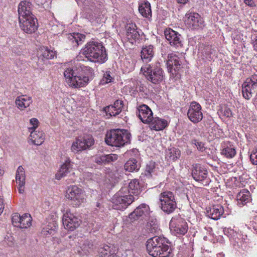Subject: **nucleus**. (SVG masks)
Here are the masks:
<instances>
[{
  "mask_svg": "<svg viewBox=\"0 0 257 257\" xmlns=\"http://www.w3.org/2000/svg\"><path fill=\"white\" fill-rule=\"evenodd\" d=\"M92 72V69L90 67L79 65L67 68L64 74L69 85L77 88L88 83Z\"/></svg>",
  "mask_w": 257,
  "mask_h": 257,
  "instance_id": "f257e3e1",
  "label": "nucleus"
},
{
  "mask_svg": "<svg viewBox=\"0 0 257 257\" xmlns=\"http://www.w3.org/2000/svg\"><path fill=\"white\" fill-rule=\"evenodd\" d=\"M140 186L138 180H131L125 183L112 198V202L115 205H121L125 208L134 200V195L137 196L139 193Z\"/></svg>",
  "mask_w": 257,
  "mask_h": 257,
  "instance_id": "f03ea898",
  "label": "nucleus"
},
{
  "mask_svg": "<svg viewBox=\"0 0 257 257\" xmlns=\"http://www.w3.org/2000/svg\"><path fill=\"white\" fill-rule=\"evenodd\" d=\"M82 54L88 60L103 63L107 60L105 48L101 43L91 41L87 43L82 50Z\"/></svg>",
  "mask_w": 257,
  "mask_h": 257,
  "instance_id": "7ed1b4c3",
  "label": "nucleus"
},
{
  "mask_svg": "<svg viewBox=\"0 0 257 257\" xmlns=\"http://www.w3.org/2000/svg\"><path fill=\"white\" fill-rule=\"evenodd\" d=\"M146 248L149 254L153 257H168L171 248L166 244L165 238L154 236L148 240Z\"/></svg>",
  "mask_w": 257,
  "mask_h": 257,
  "instance_id": "20e7f679",
  "label": "nucleus"
},
{
  "mask_svg": "<svg viewBox=\"0 0 257 257\" xmlns=\"http://www.w3.org/2000/svg\"><path fill=\"white\" fill-rule=\"evenodd\" d=\"M131 136L130 133L127 130H111L106 133L105 142L108 145L121 147L130 143Z\"/></svg>",
  "mask_w": 257,
  "mask_h": 257,
  "instance_id": "39448f33",
  "label": "nucleus"
},
{
  "mask_svg": "<svg viewBox=\"0 0 257 257\" xmlns=\"http://www.w3.org/2000/svg\"><path fill=\"white\" fill-rule=\"evenodd\" d=\"M141 72L148 80L152 83L158 84L164 79V72L161 68L160 63L156 62L154 65L145 64L141 68Z\"/></svg>",
  "mask_w": 257,
  "mask_h": 257,
  "instance_id": "423d86ee",
  "label": "nucleus"
},
{
  "mask_svg": "<svg viewBox=\"0 0 257 257\" xmlns=\"http://www.w3.org/2000/svg\"><path fill=\"white\" fill-rule=\"evenodd\" d=\"M65 196L70 201L73 207H80L85 200L83 190L75 185L70 186L67 188Z\"/></svg>",
  "mask_w": 257,
  "mask_h": 257,
  "instance_id": "0eeeda50",
  "label": "nucleus"
},
{
  "mask_svg": "<svg viewBox=\"0 0 257 257\" xmlns=\"http://www.w3.org/2000/svg\"><path fill=\"white\" fill-rule=\"evenodd\" d=\"M169 228L172 233L176 236L184 235L188 230L187 223L179 215L172 217L169 223Z\"/></svg>",
  "mask_w": 257,
  "mask_h": 257,
  "instance_id": "6e6552de",
  "label": "nucleus"
},
{
  "mask_svg": "<svg viewBox=\"0 0 257 257\" xmlns=\"http://www.w3.org/2000/svg\"><path fill=\"white\" fill-rule=\"evenodd\" d=\"M94 143V139L91 136L78 138L72 144L71 150L73 153H77L89 148Z\"/></svg>",
  "mask_w": 257,
  "mask_h": 257,
  "instance_id": "1a4fd4ad",
  "label": "nucleus"
},
{
  "mask_svg": "<svg viewBox=\"0 0 257 257\" xmlns=\"http://www.w3.org/2000/svg\"><path fill=\"white\" fill-rule=\"evenodd\" d=\"M257 89V74H253L247 78L242 85V93L243 97L249 100Z\"/></svg>",
  "mask_w": 257,
  "mask_h": 257,
  "instance_id": "9d476101",
  "label": "nucleus"
},
{
  "mask_svg": "<svg viewBox=\"0 0 257 257\" xmlns=\"http://www.w3.org/2000/svg\"><path fill=\"white\" fill-rule=\"evenodd\" d=\"M63 223L66 229L73 231L80 225V219L74 214L73 211H71V210H66L63 214Z\"/></svg>",
  "mask_w": 257,
  "mask_h": 257,
  "instance_id": "9b49d317",
  "label": "nucleus"
},
{
  "mask_svg": "<svg viewBox=\"0 0 257 257\" xmlns=\"http://www.w3.org/2000/svg\"><path fill=\"white\" fill-rule=\"evenodd\" d=\"M159 204L161 209H176L177 207L173 193L168 191L160 194Z\"/></svg>",
  "mask_w": 257,
  "mask_h": 257,
  "instance_id": "f8f14e48",
  "label": "nucleus"
},
{
  "mask_svg": "<svg viewBox=\"0 0 257 257\" xmlns=\"http://www.w3.org/2000/svg\"><path fill=\"white\" fill-rule=\"evenodd\" d=\"M184 22L188 27L192 29L202 28L204 26V21L198 13L190 12L184 17Z\"/></svg>",
  "mask_w": 257,
  "mask_h": 257,
  "instance_id": "ddd939ff",
  "label": "nucleus"
},
{
  "mask_svg": "<svg viewBox=\"0 0 257 257\" xmlns=\"http://www.w3.org/2000/svg\"><path fill=\"white\" fill-rule=\"evenodd\" d=\"M201 109L200 104L198 102L192 101L190 103L187 112V116L191 122L197 123L202 119L203 113Z\"/></svg>",
  "mask_w": 257,
  "mask_h": 257,
  "instance_id": "4468645a",
  "label": "nucleus"
},
{
  "mask_svg": "<svg viewBox=\"0 0 257 257\" xmlns=\"http://www.w3.org/2000/svg\"><path fill=\"white\" fill-rule=\"evenodd\" d=\"M19 22L21 29L26 33L32 34L37 30V20L35 16L19 19Z\"/></svg>",
  "mask_w": 257,
  "mask_h": 257,
  "instance_id": "2eb2a0df",
  "label": "nucleus"
},
{
  "mask_svg": "<svg viewBox=\"0 0 257 257\" xmlns=\"http://www.w3.org/2000/svg\"><path fill=\"white\" fill-rule=\"evenodd\" d=\"M192 176L196 181H205V185L209 184L210 180L208 178V171L204 167L201 166L200 165L195 164L193 166Z\"/></svg>",
  "mask_w": 257,
  "mask_h": 257,
  "instance_id": "dca6fc26",
  "label": "nucleus"
},
{
  "mask_svg": "<svg viewBox=\"0 0 257 257\" xmlns=\"http://www.w3.org/2000/svg\"><path fill=\"white\" fill-rule=\"evenodd\" d=\"M164 35L166 39L171 46L175 47L182 46V37L177 32L169 28L165 30Z\"/></svg>",
  "mask_w": 257,
  "mask_h": 257,
  "instance_id": "f3484780",
  "label": "nucleus"
},
{
  "mask_svg": "<svg viewBox=\"0 0 257 257\" xmlns=\"http://www.w3.org/2000/svg\"><path fill=\"white\" fill-rule=\"evenodd\" d=\"M33 10V5L31 2L27 1H22L18 6L19 19L34 16L32 13Z\"/></svg>",
  "mask_w": 257,
  "mask_h": 257,
  "instance_id": "a211bd4d",
  "label": "nucleus"
},
{
  "mask_svg": "<svg viewBox=\"0 0 257 257\" xmlns=\"http://www.w3.org/2000/svg\"><path fill=\"white\" fill-rule=\"evenodd\" d=\"M182 62L180 58L174 54H170L168 56L166 65L168 71L172 74L178 72L181 68Z\"/></svg>",
  "mask_w": 257,
  "mask_h": 257,
  "instance_id": "6ab92c4d",
  "label": "nucleus"
},
{
  "mask_svg": "<svg viewBox=\"0 0 257 257\" xmlns=\"http://www.w3.org/2000/svg\"><path fill=\"white\" fill-rule=\"evenodd\" d=\"M137 114L140 120L144 123H148L153 118V112L150 107L146 105L143 104L139 106L137 108Z\"/></svg>",
  "mask_w": 257,
  "mask_h": 257,
  "instance_id": "aec40b11",
  "label": "nucleus"
},
{
  "mask_svg": "<svg viewBox=\"0 0 257 257\" xmlns=\"http://www.w3.org/2000/svg\"><path fill=\"white\" fill-rule=\"evenodd\" d=\"M123 107V102L121 100H116L113 104L106 106L103 108L107 115L115 116L122 111Z\"/></svg>",
  "mask_w": 257,
  "mask_h": 257,
  "instance_id": "412c9836",
  "label": "nucleus"
},
{
  "mask_svg": "<svg viewBox=\"0 0 257 257\" xmlns=\"http://www.w3.org/2000/svg\"><path fill=\"white\" fill-rule=\"evenodd\" d=\"M38 65L39 66L43 65L45 60L52 59L56 55L55 52L48 49L46 47H41L38 51Z\"/></svg>",
  "mask_w": 257,
  "mask_h": 257,
  "instance_id": "4be33fe9",
  "label": "nucleus"
},
{
  "mask_svg": "<svg viewBox=\"0 0 257 257\" xmlns=\"http://www.w3.org/2000/svg\"><path fill=\"white\" fill-rule=\"evenodd\" d=\"M148 123L151 130L155 131H161L164 129L167 125V121L159 117L153 116V118Z\"/></svg>",
  "mask_w": 257,
  "mask_h": 257,
  "instance_id": "5701e85b",
  "label": "nucleus"
},
{
  "mask_svg": "<svg viewBox=\"0 0 257 257\" xmlns=\"http://www.w3.org/2000/svg\"><path fill=\"white\" fill-rule=\"evenodd\" d=\"M25 172L22 166H20L17 170L16 174V180L19 184V192L20 193H23L24 192V186L25 184Z\"/></svg>",
  "mask_w": 257,
  "mask_h": 257,
  "instance_id": "b1692460",
  "label": "nucleus"
},
{
  "mask_svg": "<svg viewBox=\"0 0 257 257\" xmlns=\"http://www.w3.org/2000/svg\"><path fill=\"white\" fill-rule=\"evenodd\" d=\"M141 54V58L144 62L147 63L150 62L154 55L153 46L150 45L143 46Z\"/></svg>",
  "mask_w": 257,
  "mask_h": 257,
  "instance_id": "393cba45",
  "label": "nucleus"
},
{
  "mask_svg": "<svg viewBox=\"0 0 257 257\" xmlns=\"http://www.w3.org/2000/svg\"><path fill=\"white\" fill-rule=\"evenodd\" d=\"M143 214V210H134V211L131 213L128 216L127 222H129L126 225L128 229H132L135 231L137 230L136 225L132 224L131 223L138 220Z\"/></svg>",
  "mask_w": 257,
  "mask_h": 257,
  "instance_id": "a878e982",
  "label": "nucleus"
},
{
  "mask_svg": "<svg viewBox=\"0 0 257 257\" xmlns=\"http://www.w3.org/2000/svg\"><path fill=\"white\" fill-rule=\"evenodd\" d=\"M118 156L116 154L97 155L95 158V162L99 165L106 164L116 161Z\"/></svg>",
  "mask_w": 257,
  "mask_h": 257,
  "instance_id": "bb28decb",
  "label": "nucleus"
},
{
  "mask_svg": "<svg viewBox=\"0 0 257 257\" xmlns=\"http://www.w3.org/2000/svg\"><path fill=\"white\" fill-rule=\"evenodd\" d=\"M125 29L128 39L133 40L139 38L140 35L137 31V26L135 24L133 23L127 24L125 26Z\"/></svg>",
  "mask_w": 257,
  "mask_h": 257,
  "instance_id": "cd10ccee",
  "label": "nucleus"
},
{
  "mask_svg": "<svg viewBox=\"0 0 257 257\" xmlns=\"http://www.w3.org/2000/svg\"><path fill=\"white\" fill-rule=\"evenodd\" d=\"M73 163L71 162L70 159L69 158L67 159L65 163L61 165L59 172L56 174V179L60 180L61 178L66 176V174L70 172V169Z\"/></svg>",
  "mask_w": 257,
  "mask_h": 257,
  "instance_id": "c85d7f7f",
  "label": "nucleus"
},
{
  "mask_svg": "<svg viewBox=\"0 0 257 257\" xmlns=\"http://www.w3.org/2000/svg\"><path fill=\"white\" fill-rule=\"evenodd\" d=\"M236 199L239 207H241L242 206L241 205H244L249 202L250 200V195L249 192L245 189L241 190L237 194Z\"/></svg>",
  "mask_w": 257,
  "mask_h": 257,
  "instance_id": "c756f323",
  "label": "nucleus"
},
{
  "mask_svg": "<svg viewBox=\"0 0 257 257\" xmlns=\"http://www.w3.org/2000/svg\"><path fill=\"white\" fill-rule=\"evenodd\" d=\"M85 36L78 33H73L68 35L67 39L73 47H77L85 39Z\"/></svg>",
  "mask_w": 257,
  "mask_h": 257,
  "instance_id": "7c9ffc66",
  "label": "nucleus"
},
{
  "mask_svg": "<svg viewBox=\"0 0 257 257\" xmlns=\"http://www.w3.org/2000/svg\"><path fill=\"white\" fill-rule=\"evenodd\" d=\"M32 102V98L27 95L19 96L16 100V105L19 108L22 109L29 106Z\"/></svg>",
  "mask_w": 257,
  "mask_h": 257,
  "instance_id": "2f4dec72",
  "label": "nucleus"
},
{
  "mask_svg": "<svg viewBox=\"0 0 257 257\" xmlns=\"http://www.w3.org/2000/svg\"><path fill=\"white\" fill-rule=\"evenodd\" d=\"M139 11L144 17L150 19L152 17L151 5L148 1L139 6Z\"/></svg>",
  "mask_w": 257,
  "mask_h": 257,
  "instance_id": "473e14b6",
  "label": "nucleus"
},
{
  "mask_svg": "<svg viewBox=\"0 0 257 257\" xmlns=\"http://www.w3.org/2000/svg\"><path fill=\"white\" fill-rule=\"evenodd\" d=\"M30 140L35 145L39 146L44 141V134L42 132H32L30 135Z\"/></svg>",
  "mask_w": 257,
  "mask_h": 257,
  "instance_id": "72a5a7b5",
  "label": "nucleus"
},
{
  "mask_svg": "<svg viewBox=\"0 0 257 257\" xmlns=\"http://www.w3.org/2000/svg\"><path fill=\"white\" fill-rule=\"evenodd\" d=\"M229 210H226L227 213L224 214V210H206V214L207 216L214 220H218L221 217H225L228 214Z\"/></svg>",
  "mask_w": 257,
  "mask_h": 257,
  "instance_id": "f704fd0d",
  "label": "nucleus"
},
{
  "mask_svg": "<svg viewBox=\"0 0 257 257\" xmlns=\"http://www.w3.org/2000/svg\"><path fill=\"white\" fill-rule=\"evenodd\" d=\"M124 169L128 172L137 171L140 168V165L135 159H131L124 165Z\"/></svg>",
  "mask_w": 257,
  "mask_h": 257,
  "instance_id": "c9c22d12",
  "label": "nucleus"
},
{
  "mask_svg": "<svg viewBox=\"0 0 257 257\" xmlns=\"http://www.w3.org/2000/svg\"><path fill=\"white\" fill-rule=\"evenodd\" d=\"M58 227L55 224H49L43 227L41 230V234L45 237L53 235L56 233Z\"/></svg>",
  "mask_w": 257,
  "mask_h": 257,
  "instance_id": "e433bc0d",
  "label": "nucleus"
},
{
  "mask_svg": "<svg viewBox=\"0 0 257 257\" xmlns=\"http://www.w3.org/2000/svg\"><path fill=\"white\" fill-rule=\"evenodd\" d=\"M180 155V151L175 148L168 149L166 152V158L169 161H174Z\"/></svg>",
  "mask_w": 257,
  "mask_h": 257,
  "instance_id": "4c0bfd02",
  "label": "nucleus"
},
{
  "mask_svg": "<svg viewBox=\"0 0 257 257\" xmlns=\"http://www.w3.org/2000/svg\"><path fill=\"white\" fill-rule=\"evenodd\" d=\"M221 154L228 159H231L236 155V151L235 148L231 145L226 146L223 148Z\"/></svg>",
  "mask_w": 257,
  "mask_h": 257,
  "instance_id": "58836bf2",
  "label": "nucleus"
},
{
  "mask_svg": "<svg viewBox=\"0 0 257 257\" xmlns=\"http://www.w3.org/2000/svg\"><path fill=\"white\" fill-rule=\"evenodd\" d=\"M32 217L29 213H25L21 216V220L20 221V228H26L30 226L32 224Z\"/></svg>",
  "mask_w": 257,
  "mask_h": 257,
  "instance_id": "ea45409f",
  "label": "nucleus"
},
{
  "mask_svg": "<svg viewBox=\"0 0 257 257\" xmlns=\"http://www.w3.org/2000/svg\"><path fill=\"white\" fill-rule=\"evenodd\" d=\"M52 241L53 244L54 245L55 248H57V250L61 251L68 247V244H64V242L59 238L53 237Z\"/></svg>",
  "mask_w": 257,
  "mask_h": 257,
  "instance_id": "a19ab883",
  "label": "nucleus"
},
{
  "mask_svg": "<svg viewBox=\"0 0 257 257\" xmlns=\"http://www.w3.org/2000/svg\"><path fill=\"white\" fill-rule=\"evenodd\" d=\"M155 163L150 161L147 164L144 174L148 178H150L152 177V174L155 172Z\"/></svg>",
  "mask_w": 257,
  "mask_h": 257,
  "instance_id": "79ce46f5",
  "label": "nucleus"
},
{
  "mask_svg": "<svg viewBox=\"0 0 257 257\" xmlns=\"http://www.w3.org/2000/svg\"><path fill=\"white\" fill-rule=\"evenodd\" d=\"M110 246L107 245H104L103 247L99 248L98 253L101 257H107L112 252Z\"/></svg>",
  "mask_w": 257,
  "mask_h": 257,
  "instance_id": "37998d69",
  "label": "nucleus"
},
{
  "mask_svg": "<svg viewBox=\"0 0 257 257\" xmlns=\"http://www.w3.org/2000/svg\"><path fill=\"white\" fill-rule=\"evenodd\" d=\"M113 78L110 75L109 71H106L104 73L102 78L100 80L99 84L105 85L113 81Z\"/></svg>",
  "mask_w": 257,
  "mask_h": 257,
  "instance_id": "c03bdc74",
  "label": "nucleus"
},
{
  "mask_svg": "<svg viewBox=\"0 0 257 257\" xmlns=\"http://www.w3.org/2000/svg\"><path fill=\"white\" fill-rule=\"evenodd\" d=\"M21 216L18 213L13 214L12 217L13 224L17 227L20 228Z\"/></svg>",
  "mask_w": 257,
  "mask_h": 257,
  "instance_id": "a18cd8bd",
  "label": "nucleus"
},
{
  "mask_svg": "<svg viewBox=\"0 0 257 257\" xmlns=\"http://www.w3.org/2000/svg\"><path fill=\"white\" fill-rule=\"evenodd\" d=\"M191 144L194 145L199 151L203 152L205 150L204 143L196 139L192 140L191 141Z\"/></svg>",
  "mask_w": 257,
  "mask_h": 257,
  "instance_id": "49530a36",
  "label": "nucleus"
},
{
  "mask_svg": "<svg viewBox=\"0 0 257 257\" xmlns=\"http://www.w3.org/2000/svg\"><path fill=\"white\" fill-rule=\"evenodd\" d=\"M93 247V243L90 240H86L84 241L82 246V249L85 251H88L89 249Z\"/></svg>",
  "mask_w": 257,
  "mask_h": 257,
  "instance_id": "de8ad7c7",
  "label": "nucleus"
},
{
  "mask_svg": "<svg viewBox=\"0 0 257 257\" xmlns=\"http://www.w3.org/2000/svg\"><path fill=\"white\" fill-rule=\"evenodd\" d=\"M221 112L223 115L226 117H230L232 115L230 109L227 107L222 108L221 109Z\"/></svg>",
  "mask_w": 257,
  "mask_h": 257,
  "instance_id": "09e8293b",
  "label": "nucleus"
},
{
  "mask_svg": "<svg viewBox=\"0 0 257 257\" xmlns=\"http://www.w3.org/2000/svg\"><path fill=\"white\" fill-rule=\"evenodd\" d=\"M30 123L32 126L29 127V129L35 130L38 127L39 121L37 118H33L30 119Z\"/></svg>",
  "mask_w": 257,
  "mask_h": 257,
  "instance_id": "8fccbe9b",
  "label": "nucleus"
},
{
  "mask_svg": "<svg viewBox=\"0 0 257 257\" xmlns=\"http://www.w3.org/2000/svg\"><path fill=\"white\" fill-rule=\"evenodd\" d=\"M250 160L253 164L257 165V153L252 152L250 155Z\"/></svg>",
  "mask_w": 257,
  "mask_h": 257,
  "instance_id": "3c124183",
  "label": "nucleus"
},
{
  "mask_svg": "<svg viewBox=\"0 0 257 257\" xmlns=\"http://www.w3.org/2000/svg\"><path fill=\"white\" fill-rule=\"evenodd\" d=\"M12 52L16 55L20 56L23 53V50L22 48L15 47L13 49Z\"/></svg>",
  "mask_w": 257,
  "mask_h": 257,
  "instance_id": "603ef678",
  "label": "nucleus"
},
{
  "mask_svg": "<svg viewBox=\"0 0 257 257\" xmlns=\"http://www.w3.org/2000/svg\"><path fill=\"white\" fill-rule=\"evenodd\" d=\"M244 3L250 8L255 7V4L253 0H244Z\"/></svg>",
  "mask_w": 257,
  "mask_h": 257,
  "instance_id": "864d4df0",
  "label": "nucleus"
},
{
  "mask_svg": "<svg viewBox=\"0 0 257 257\" xmlns=\"http://www.w3.org/2000/svg\"><path fill=\"white\" fill-rule=\"evenodd\" d=\"M147 208H149V206L146 204L143 203L138 206L136 209H146Z\"/></svg>",
  "mask_w": 257,
  "mask_h": 257,
  "instance_id": "5fc2aeb1",
  "label": "nucleus"
},
{
  "mask_svg": "<svg viewBox=\"0 0 257 257\" xmlns=\"http://www.w3.org/2000/svg\"><path fill=\"white\" fill-rule=\"evenodd\" d=\"M252 103L253 105L257 107V94L255 95V97L252 100Z\"/></svg>",
  "mask_w": 257,
  "mask_h": 257,
  "instance_id": "6e6d98bb",
  "label": "nucleus"
},
{
  "mask_svg": "<svg viewBox=\"0 0 257 257\" xmlns=\"http://www.w3.org/2000/svg\"><path fill=\"white\" fill-rule=\"evenodd\" d=\"M253 48H254V50L256 51H257V39H255L253 42Z\"/></svg>",
  "mask_w": 257,
  "mask_h": 257,
  "instance_id": "4d7b16f0",
  "label": "nucleus"
},
{
  "mask_svg": "<svg viewBox=\"0 0 257 257\" xmlns=\"http://www.w3.org/2000/svg\"><path fill=\"white\" fill-rule=\"evenodd\" d=\"M75 238V236L74 235H69L67 238L65 239L66 240L68 241V239L73 240Z\"/></svg>",
  "mask_w": 257,
  "mask_h": 257,
  "instance_id": "13d9d810",
  "label": "nucleus"
},
{
  "mask_svg": "<svg viewBox=\"0 0 257 257\" xmlns=\"http://www.w3.org/2000/svg\"><path fill=\"white\" fill-rule=\"evenodd\" d=\"M177 2L180 4H185L187 0H177Z\"/></svg>",
  "mask_w": 257,
  "mask_h": 257,
  "instance_id": "bf43d9fd",
  "label": "nucleus"
},
{
  "mask_svg": "<svg viewBox=\"0 0 257 257\" xmlns=\"http://www.w3.org/2000/svg\"><path fill=\"white\" fill-rule=\"evenodd\" d=\"M108 256H109L107 257H117V256L115 254H114L113 251H112V252L110 254H109Z\"/></svg>",
  "mask_w": 257,
  "mask_h": 257,
  "instance_id": "052dcab7",
  "label": "nucleus"
},
{
  "mask_svg": "<svg viewBox=\"0 0 257 257\" xmlns=\"http://www.w3.org/2000/svg\"><path fill=\"white\" fill-rule=\"evenodd\" d=\"M4 170L0 166V176H2L4 174Z\"/></svg>",
  "mask_w": 257,
  "mask_h": 257,
  "instance_id": "680f3d73",
  "label": "nucleus"
},
{
  "mask_svg": "<svg viewBox=\"0 0 257 257\" xmlns=\"http://www.w3.org/2000/svg\"><path fill=\"white\" fill-rule=\"evenodd\" d=\"M173 210H168V209L164 210V211H165L168 214H170V213H172Z\"/></svg>",
  "mask_w": 257,
  "mask_h": 257,
  "instance_id": "e2e57ef3",
  "label": "nucleus"
},
{
  "mask_svg": "<svg viewBox=\"0 0 257 257\" xmlns=\"http://www.w3.org/2000/svg\"><path fill=\"white\" fill-rule=\"evenodd\" d=\"M96 207H98V208H100V207H101L102 206H101V205L100 203H99V202H97V204H96Z\"/></svg>",
  "mask_w": 257,
  "mask_h": 257,
  "instance_id": "0e129e2a",
  "label": "nucleus"
},
{
  "mask_svg": "<svg viewBox=\"0 0 257 257\" xmlns=\"http://www.w3.org/2000/svg\"><path fill=\"white\" fill-rule=\"evenodd\" d=\"M253 152H255L257 153V149H256L255 150H253Z\"/></svg>",
  "mask_w": 257,
  "mask_h": 257,
  "instance_id": "69168bd1",
  "label": "nucleus"
},
{
  "mask_svg": "<svg viewBox=\"0 0 257 257\" xmlns=\"http://www.w3.org/2000/svg\"><path fill=\"white\" fill-rule=\"evenodd\" d=\"M2 212H3V210H0V215H1Z\"/></svg>",
  "mask_w": 257,
  "mask_h": 257,
  "instance_id": "338daca9",
  "label": "nucleus"
},
{
  "mask_svg": "<svg viewBox=\"0 0 257 257\" xmlns=\"http://www.w3.org/2000/svg\"><path fill=\"white\" fill-rule=\"evenodd\" d=\"M68 244H69V245H72V244H71V243L70 242H69Z\"/></svg>",
  "mask_w": 257,
  "mask_h": 257,
  "instance_id": "774afa93",
  "label": "nucleus"
}]
</instances>
